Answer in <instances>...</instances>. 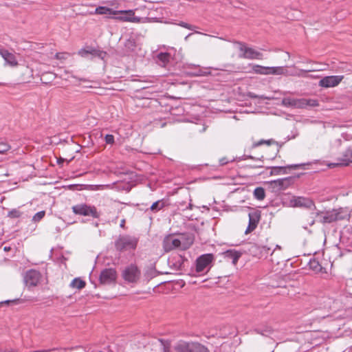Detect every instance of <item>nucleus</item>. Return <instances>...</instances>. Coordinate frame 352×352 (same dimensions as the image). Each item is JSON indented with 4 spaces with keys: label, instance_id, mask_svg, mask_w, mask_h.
Returning <instances> with one entry per match:
<instances>
[{
    "label": "nucleus",
    "instance_id": "412c9836",
    "mask_svg": "<svg viewBox=\"0 0 352 352\" xmlns=\"http://www.w3.org/2000/svg\"><path fill=\"white\" fill-rule=\"evenodd\" d=\"M116 11L111 8L105 7V6H99L96 8L95 14H109V15H116Z\"/></svg>",
    "mask_w": 352,
    "mask_h": 352
},
{
    "label": "nucleus",
    "instance_id": "dca6fc26",
    "mask_svg": "<svg viewBox=\"0 0 352 352\" xmlns=\"http://www.w3.org/2000/svg\"><path fill=\"white\" fill-rule=\"evenodd\" d=\"M248 217L249 223L248 228L245 231V234H246L252 232L256 228L261 219V212L258 210L253 211L249 213Z\"/></svg>",
    "mask_w": 352,
    "mask_h": 352
},
{
    "label": "nucleus",
    "instance_id": "79ce46f5",
    "mask_svg": "<svg viewBox=\"0 0 352 352\" xmlns=\"http://www.w3.org/2000/svg\"><path fill=\"white\" fill-rule=\"evenodd\" d=\"M219 162H220L221 165H225V164H226L228 162V161L226 160V158H222V159L220 160Z\"/></svg>",
    "mask_w": 352,
    "mask_h": 352
},
{
    "label": "nucleus",
    "instance_id": "de8ad7c7",
    "mask_svg": "<svg viewBox=\"0 0 352 352\" xmlns=\"http://www.w3.org/2000/svg\"><path fill=\"white\" fill-rule=\"evenodd\" d=\"M300 165H298V164H296V165H292L290 167L291 168H296L297 167H298Z\"/></svg>",
    "mask_w": 352,
    "mask_h": 352
},
{
    "label": "nucleus",
    "instance_id": "6e6552de",
    "mask_svg": "<svg viewBox=\"0 0 352 352\" xmlns=\"http://www.w3.org/2000/svg\"><path fill=\"white\" fill-rule=\"evenodd\" d=\"M268 75L274 76H295L300 75V71L295 67L288 66L268 67Z\"/></svg>",
    "mask_w": 352,
    "mask_h": 352
},
{
    "label": "nucleus",
    "instance_id": "39448f33",
    "mask_svg": "<svg viewBox=\"0 0 352 352\" xmlns=\"http://www.w3.org/2000/svg\"><path fill=\"white\" fill-rule=\"evenodd\" d=\"M138 242V239L134 236L120 235L115 241V248L120 252L135 250L137 247Z\"/></svg>",
    "mask_w": 352,
    "mask_h": 352
},
{
    "label": "nucleus",
    "instance_id": "37998d69",
    "mask_svg": "<svg viewBox=\"0 0 352 352\" xmlns=\"http://www.w3.org/2000/svg\"><path fill=\"white\" fill-rule=\"evenodd\" d=\"M120 227H121V228H124V226H125V219H123L121 221V222H120Z\"/></svg>",
    "mask_w": 352,
    "mask_h": 352
},
{
    "label": "nucleus",
    "instance_id": "1a4fd4ad",
    "mask_svg": "<svg viewBox=\"0 0 352 352\" xmlns=\"http://www.w3.org/2000/svg\"><path fill=\"white\" fill-rule=\"evenodd\" d=\"M140 276V272L135 265H131L122 272L123 278L129 283H136Z\"/></svg>",
    "mask_w": 352,
    "mask_h": 352
},
{
    "label": "nucleus",
    "instance_id": "0eeeda50",
    "mask_svg": "<svg viewBox=\"0 0 352 352\" xmlns=\"http://www.w3.org/2000/svg\"><path fill=\"white\" fill-rule=\"evenodd\" d=\"M72 209L75 214L91 216L94 218H99L100 217V214L95 206H88L85 204L74 206Z\"/></svg>",
    "mask_w": 352,
    "mask_h": 352
},
{
    "label": "nucleus",
    "instance_id": "72a5a7b5",
    "mask_svg": "<svg viewBox=\"0 0 352 352\" xmlns=\"http://www.w3.org/2000/svg\"><path fill=\"white\" fill-rule=\"evenodd\" d=\"M68 53L66 52H58L55 54V58L58 60H65L67 58V56L68 55Z\"/></svg>",
    "mask_w": 352,
    "mask_h": 352
},
{
    "label": "nucleus",
    "instance_id": "6ab92c4d",
    "mask_svg": "<svg viewBox=\"0 0 352 352\" xmlns=\"http://www.w3.org/2000/svg\"><path fill=\"white\" fill-rule=\"evenodd\" d=\"M289 205L292 207L307 208L308 200L303 197H293L289 201Z\"/></svg>",
    "mask_w": 352,
    "mask_h": 352
},
{
    "label": "nucleus",
    "instance_id": "a878e982",
    "mask_svg": "<svg viewBox=\"0 0 352 352\" xmlns=\"http://www.w3.org/2000/svg\"><path fill=\"white\" fill-rule=\"evenodd\" d=\"M252 71L255 74L261 75H268V67H264L258 65H253Z\"/></svg>",
    "mask_w": 352,
    "mask_h": 352
},
{
    "label": "nucleus",
    "instance_id": "f704fd0d",
    "mask_svg": "<svg viewBox=\"0 0 352 352\" xmlns=\"http://www.w3.org/2000/svg\"><path fill=\"white\" fill-rule=\"evenodd\" d=\"M163 345V352H170V344L167 341L160 340Z\"/></svg>",
    "mask_w": 352,
    "mask_h": 352
},
{
    "label": "nucleus",
    "instance_id": "7c9ffc66",
    "mask_svg": "<svg viewBox=\"0 0 352 352\" xmlns=\"http://www.w3.org/2000/svg\"><path fill=\"white\" fill-rule=\"evenodd\" d=\"M10 146L4 142H0V154H3L10 149Z\"/></svg>",
    "mask_w": 352,
    "mask_h": 352
},
{
    "label": "nucleus",
    "instance_id": "f03ea898",
    "mask_svg": "<svg viewBox=\"0 0 352 352\" xmlns=\"http://www.w3.org/2000/svg\"><path fill=\"white\" fill-rule=\"evenodd\" d=\"M315 215V221L322 223H330L338 220H343L349 217L346 210L339 208L327 212H311Z\"/></svg>",
    "mask_w": 352,
    "mask_h": 352
},
{
    "label": "nucleus",
    "instance_id": "2eb2a0df",
    "mask_svg": "<svg viewBox=\"0 0 352 352\" xmlns=\"http://www.w3.org/2000/svg\"><path fill=\"white\" fill-rule=\"evenodd\" d=\"M282 104L287 107L303 108L308 104V101L306 99H296L287 97L282 100Z\"/></svg>",
    "mask_w": 352,
    "mask_h": 352
},
{
    "label": "nucleus",
    "instance_id": "aec40b11",
    "mask_svg": "<svg viewBox=\"0 0 352 352\" xmlns=\"http://www.w3.org/2000/svg\"><path fill=\"white\" fill-rule=\"evenodd\" d=\"M0 54L6 62L10 66L14 67L18 65L15 56L13 54L10 53L8 50H1Z\"/></svg>",
    "mask_w": 352,
    "mask_h": 352
},
{
    "label": "nucleus",
    "instance_id": "c03bdc74",
    "mask_svg": "<svg viewBox=\"0 0 352 352\" xmlns=\"http://www.w3.org/2000/svg\"><path fill=\"white\" fill-rule=\"evenodd\" d=\"M263 249L265 251V252H266V253H268V252L271 250L270 248H266V247H263Z\"/></svg>",
    "mask_w": 352,
    "mask_h": 352
},
{
    "label": "nucleus",
    "instance_id": "473e14b6",
    "mask_svg": "<svg viewBox=\"0 0 352 352\" xmlns=\"http://www.w3.org/2000/svg\"><path fill=\"white\" fill-rule=\"evenodd\" d=\"M8 216L11 218H17L21 216V212L17 210H12L9 212Z\"/></svg>",
    "mask_w": 352,
    "mask_h": 352
},
{
    "label": "nucleus",
    "instance_id": "9b49d317",
    "mask_svg": "<svg viewBox=\"0 0 352 352\" xmlns=\"http://www.w3.org/2000/svg\"><path fill=\"white\" fill-rule=\"evenodd\" d=\"M117 273L116 270L113 268H107L103 270L100 274L99 280L100 284L109 285L116 281Z\"/></svg>",
    "mask_w": 352,
    "mask_h": 352
},
{
    "label": "nucleus",
    "instance_id": "a18cd8bd",
    "mask_svg": "<svg viewBox=\"0 0 352 352\" xmlns=\"http://www.w3.org/2000/svg\"><path fill=\"white\" fill-rule=\"evenodd\" d=\"M3 250L5 252H8L11 250V248L6 246V247H4Z\"/></svg>",
    "mask_w": 352,
    "mask_h": 352
},
{
    "label": "nucleus",
    "instance_id": "09e8293b",
    "mask_svg": "<svg viewBox=\"0 0 352 352\" xmlns=\"http://www.w3.org/2000/svg\"><path fill=\"white\" fill-rule=\"evenodd\" d=\"M63 161H64V160L63 158H60V159L58 160V163L60 164V163H61Z\"/></svg>",
    "mask_w": 352,
    "mask_h": 352
},
{
    "label": "nucleus",
    "instance_id": "3c124183",
    "mask_svg": "<svg viewBox=\"0 0 352 352\" xmlns=\"http://www.w3.org/2000/svg\"><path fill=\"white\" fill-rule=\"evenodd\" d=\"M191 35H192V34H189L188 35H187V36L185 37V40H187V38H188L190 36H191Z\"/></svg>",
    "mask_w": 352,
    "mask_h": 352
},
{
    "label": "nucleus",
    "instance_id": "7ed1b4c3",
    "mask_svg": "<svg viewBox=\"0 0 352 352\" xmlns=\"http://www.w3.org/2000/svg\"><path fill=\"white\" fill-rule=\"evenodd\" d=\"M118 14H121V16H115L113 19L122 22L146 23L157 21L155 18L136 16L133 10H117L116 15Z\"/></svg>",
    "mask_w": 352,
    "mask_h": 352
},
{
    "label": "nucleus",
    "instance_id": "423d86ee",
    "mask_svg": "<svg viewBox=\"0 0 352 352\" xmlns=\"http://www.w3.org/2000/svg\"><path fill=\"white\" fill-rule=\"evenodd\" d=\"M234 43L239 45V50L241 54L239 57L245 59H263V54L255 50L254 49L248 47L245 43L240 41H234Z\"/></svg>",
    "mask_w": 352,
    "mask_h": 352
},
{
    "label": "nucleus",
    "instance_id": "5701e85b",
    "mask_svg": "<svg viewBox=\"0 0 352 352\" xmlns=\"http://www.w3.org/2000/svg\"><path fill=\"white\" fill-rule=\"evenodd\" d=\"M224 254L226 258L232 259V263L234 265L236 264L241 256V253L234 250H228L224 253Z\"/></svg>",
    "mask_w": 352,
    "mask_h": 352
},
{
    "label": "nucleus",
    "instance_id": "864d4df0",
    "mask_svg": "<svg viewBox=\"0 0 352 352\" xmlns=\"http://www.w3.org/2000/svg\"><path fill=\"white\" fill-rule=\"evenodd\" d=\"M274 250L271 253V256H274Z\"/></svg>",
    "mask_w": 352,
    "mask_h": 352
},
{
    "label": "nucleus",
    "instance_id": "13d9d810",
    "mask_svg": "<svg viewBox=\"0 0 352 352\" xmlns=\"http://www.w3.org/2000/svg\"><path fill=\"white\" fill-rule=\"evenodd\" d=\"M8 352H15V351L12 350V351H8Z\"/></svg>",
    "mask_w": 352,
    "mask_h": 352
},
{
    "label": "nucleus",
    "instance_id": "ea45409f",
    "mask_svg": "<svg viewBox=\"0 0 352 352\" xmlns=\"http://www.w3.org/2000/svg\"><path fill=\"white\" fill-rule=\"evenodd\" d=\"M309 210H315L316 209V206L314 205V204L309 200Z\"/></svg>",
    "mask_w": 352,
    "mask_h": 352
},
{
    "label": "nucleus",
    "instance_id": "4be33fe9",
    "mask_svg": "<svg viewBox=\"0 0 352 352\" xmlns=\"http://www.w3.org/2000/svg\"><path fill=\"white\" fill-rule=\"evenodd\" d=\"M345 157H346V159L344 160H343L342 162L336 163V164H335V163L329 164V166L330 168H333V167H335L336 166H339V165H349L350 163H352V149L351 150H348L346 151Z\"/></svg>",
    "mask_w": 352,
    "mask_h": 352
},
{
    "label": "nucleus",
    "instance_id": "393cba45",
    "mask_svg": "<svg viewBox=\"0 0 352 352\" xmlns=\"http://www.w3.org/2000/svg\"><path fill=\"white\" fill-rule=\"evenodd\" d=\"M85 281L82 280L80 278H75L69 285L70 287L77 289H82L85 287Z\"/></svg>",
    "mask_w": 352,
    "mask_h": 352
},
{
    "label": "nucleus",
    "instance_id": "a19ab883",
    "mask_svg": "<svg viewBox=\"0 0 352 352\" xmlns=\"http://www.w3.org/2000/svg\"><path fill=\"white\" fill-rule=\"evenodd\" d=\"M320 70L317 67L309 65V72Z\"/></svg>",
    "mask_w": 352,
    "mask_h": 352
},
{
    "label": "nucleus",
    "instance_id": "58836bf2",
    "mask_svg": "<svg viewBox=\"0 0 352 352\" xmlns=\"http://www.w3.org/2000/svg\"><path fill=\"white\" fill-rule=\"evenodd\" d=\"M317 105H318V102L316 100H309V107L310 106L315 107Z\"/></svg>",
    "mask_w": 352,
    "mask_h": 352
},
{
    "label": "nucleus",
    "instance_id": "b1692460",
    "mask_svg": "<svg viewBox=\"0 0 352 352\" xmlns=\"http://www.w3.org/2000/svg\"><path fill=\"white\" fill-rule=\"evenodd\" d=\"M309 269L313 270L315 273L324 272L323 267L315 258L309 259Z\"/></svg>",
    "mask_w": 352,
    "mask_h": 352
},
{
    "label": "nucleus",
    "instance_id": "f257e3e1",
    "mask_svg": "<svg viewBox=\"0 0 352 352\" xmlns=\"http://www.w3.org/2000/svg\"><path fill=\"white\" fill-rule=\"evenodd\" d=\"M193 243V238L192 236H186L181 234L179 238L175 237L173 234H168L164 238L162 245L166 252L178 249L186 250L188 249Z\"/></svg>",
    "mask_w": 352,
    "mask_h": 352
},
{
    "label": "nucleus",
    "instance_id": "ddd939ff",
    "mask_svg": "<svg viewBox=\"0 0 352 352\" xmlns=\"http://www.w3.org/2000/svg\"><path fill=\"white\" fill-rule=\"evenodd\" d=\"M41 274L39 272L30 270L28 271L24 276V281L27 286L35 287L41 280Z\"/></svg>",
    "mask_w": 352,
    "mask_h": 352
},
{
    "label": "nucleus",
    "instance_id": "6e6d98bb",
    "mask_svg": "<svg viewBox=\"0 0 352 352\" xmlns=\"http://www.w3.org/2000/svg\"><path fill=\"white\" fill-rule=\"evenodd\" d=\"M80 80L87 81L85 79H80Z\"/></svg>",
    "mask_w": 352,
    "mask_h": 352
},
{
    "label": "nucleus",
    "instance_id": "4468645a",
    "mask_svg": "<svg viewBox=\"0 0 352 352\" xmlns=\"http://www.w3.org/2000/svg\"><path fill=\"white\" fill-rule=\"evenodd\" d=\"M294 179L291 177L278 179L270 182V186L275 191L286 189L293 183Z\"/></svg>",
    "mask_w": 352,
    "mask_h": 352
},
{
    "label": "nucleus",
    "instance_id": "9d476101",
    "mask_svg": "<svg viewBox=\"0 0 352 352\" xmlns=\"http://www.w3.org/2000/svg\"><path fill=\"white\" fill-rule=\"evenodd\" d=\"M214 256L212 254H206L200 256L196 260V272L197 273L204 272L207 268H209Z\"/></svg>",
    "mask_w": 352,
    "mask_h": 352
},
{
    "label": "nucleus",
    "instance_id": "e433bc0d",
    "mask_svg": "<svg viewBox=\"0 0 352 352\" xmlns=\"http://www.w3.org/2000/svg\"><path fill=\"white\" fill-rule=\"evenodd\" d=\"M104 140L107 144H113L114 142V137L110 134L106 135Z\"/></svg>",
    "mask_w": 352,
    "mask_h": 352
},
{
    "label": "nucleus",
    "instance_id": "20e7f679",
    "mask_svg": "<svg viewBox=\"0 0 352 352\" xmlns=\"http://www.w3.org/2000/svg\"><path fill=\"white\" fill-rule=\"evenodd\" d=\"M175 352H210L203 344L197 342L179 341L174 346Z\"/></svg>",
    "mask_w": 352,
    "mask_h": 352
},
{
    "label": "nucleus",
    "instance_id": "603ef678",
    "mask_svg": "<svg viewBox=\"0 0 352 352\" xmlns=\"http://www.w3.org/2000/svg\"><path fill=\"white\" fill-rule=\"evenodd\" d=\"M255 167H256V168H262L263 166L262 165H258V166H256Z\"/></svg>",
    "mask_w": 352,
    "mask_h": 352
},
{
    "label": "nucleus",
    "instance_id": "8fccbe9b",
    "mask_svg": "<svg viewBox=\"0 0 352 352\" xmlns=\"http://www.w3.org/2000/svg\"><path fill=\"white\" fill-rule=\"evenodd\" d=\"M277 287H285L286 286H285V285H282V284H279V285H277Z\"/></svg>",
    "mask_w": 352,
    "mask_h": 352
},
{
    "label": "nucleus",
    "instance_id": "2f4dec72",
    "mask_svg": "<svg viewBox=\"0 0 352 352\" xmlns=\"http://www.w3.org/2000/svg\"><path fill=\"white\" fill-rule=\"evenodd\" d=\"M273 142H275L273 140H260L257 142H255L254 144H253V146L254 147H256V146H261L263 144H266L267 145H270Z\"/></svg>",
    "mask_w": 352,
    "mask_h": 352
},
{
    "label": "nucleus",
    "instance_id": "c85d7f7f",
    "mask_svg": "<svg viewBox=\"0 0 352 352\" xmlns=\"http://www.w3.org/2000/svg\"><path fill=\"white\" fill-rule=\"evenodd\" d=\"M170 57V54L166 52H161L157 55L158 60L164 65L169 62Z\"/></svg>",
    "mask_w": 352,
    "mask_h": 352
},
{
    "label": "nucleus",
    "instance_id": "4c0bfd02",
    "mask_svg": "<svg viewBox=\"0 0 352 352\" xmlns=\"http://www.w3.org/2000/svg\"><path fill=\"white\" fill-rule=\"evenodd\" d=\"M250 98H261V99H269V98L267 97H265L263 96H258L257 95H256L254 93H248V95Z\"/></svg>",
    "mask_w": 352,
    "mask_h": 352
},
{
    "label": "nucleus",
    "instance_id": "f8f14e48",
    "mask_svg": "<svg viewBox=\"0 0 352 352\" xmlns=\"http://www.w3.org/2000/svg\"><path fill=\"white\" fill-rule=\"evenodd\" d=\"M344 76H325L320 80L318 85L325 88L335 87L341 82Z\"/></svg>",
    "mask_w": 352,
    "mask_h": 352
},
{
    "label": "nucleus",
    "instance_id": "49530a36",
    "mask_svg": "<svg viewBox=\"0 0 352 352\" xmlns=\"http://www.w3.org/2000/svg\"><path fill=\"white\" fill-rule=\"evenodd\" d=\"M285 168L283 167H276L274 168V170H284Z\"/></svg>",
    "mask_w": 352,
    "mask_h": 352
},
{
    "label": "nucleus",
    "instance_id": "c756f323",
    "mask_svg": "<svg viewBox=\"0 0 352 352\" xmlns=\"http://www.w3.org/2000/svg\"><path fill=\"white\" fill-rule=\"evenodd\" d=\"M45 215V212L44 210L38 212L36 213L32 217V221L34 223L40 221Z\"/></svg>",
    "mask_w": 352,
    "mask_h": 352
},
{
    "label": "nucleus",
    "instance_id": "cd10ccee",
    "mask_svg": "<svg viewBox=\"0 0 352 352\" xmlns=\"http://www.w3.org/2000/svg\"><path fill=\"white\" fill-rule=\"evenodd\" d=\"M165 206V204L163 200H159L155 202H154L151 206V210L154 212L159 211L160 210L162 209Z\"/></svg>",
    "mask_w": 352,
    "mask_h": 352
},
{
    "label": "nucleus",
    "instance_id": "c9c22d12",
    "mask_svg": "<svg viewBox=\"0 0 352 352\" xmlns=\"http://www.w3.org/2000/svg\"><path fill=\"white\" fill-rule=\"evenodd\" d=\"M179 25H180V26H182L183 28H185L186 29L190 30H193L195 29V26H193V25H190L189 23H187L186 22H183V21L180 22L179 23Z\"/></svg>",
    "mask_w": 352,
    "mask_h": 352
},
{
    "label": "nucleus",
    "instance_id": "bb28decb",
    "mask_svg": "<svg viewBox=\"0 0 352 352\" xmlns=\"http://www.w3.org/2000/svg\"><path fill=\"white\" fill-rule=\"evenodd\" d=\"M254 195L258 200H263L265 197L264 188L262 187H257L254 191Z\"/></svg>",
    "mask_w": 352,
    "mask_h": 352
},
{
    "label": "nucleus",
    "instance_id": "f3484780",
    "mask_svg": "<svg viewBox=\"0 0 352 352\" xmlns=\"http://www.w3.org/2000/svg\"><path fill=\"white\" fill-rule=\"evenodd\" d=\"M78 54L82 57H87L88 55L92 56H97L103 59L106 56V52L94 49L92 47H87L86 49H81L78 51Z\"/></svg>",
    "mask_w": 352,
    "mask_h": 352
},
{
    "label": "nucleus",
    "instance_id": "5fc2aeb1",
    "mask_svg": "<svg viewBox=\"0 0 352 352\" xmlns=\"http://www.w3.org/2000/svg\"><path fill=\"white\" fill-rule=\"evenodd\" d=\"M315 221V219L314 220V221L311 223V224H313ZM309 225H311V223H309Z\"/></svg>",
    "mask_w": 352,
    "mask_h": 352
},
{
    "label": "nucleus",
    "instance_id": "a211bd4d",
    "mask_svg": "<svg viewBox=\"0 0 352 352\" xmlns=\"http://www.w3.org/2000/svg\"><path fill=\"white\" fill-rule=\"evenodd\" d=\"M20 80L22 82H29L33 78V71L27 66H23L20 69Z\"/></svg>",
    "mask_w": 352,
    "mask_h": 352
},
{
    "label": "nucleus",
    "instance_id": "4d7b16f0",
    "mask_svg": "<svg viewBox=\"0 0 352 352\" xmlns=\"http://www.w3.org/2000/svg\"><path fill=\"white\" fill-rule=\"evenodd\" d=\"M197 34H201V32H195Z\"/></svg>",
    "mask_w": 352,
    "mask_h": 352
}]
</instances>
